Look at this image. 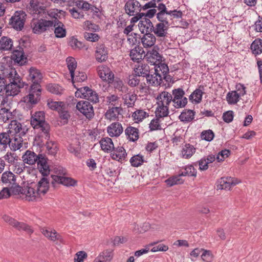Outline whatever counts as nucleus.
I'll return each instance as SVG.
<instances>
[{
  "label": "nucleus",
  "instance_id": "f257e3e1",
  "mask_svg": "<svg viewBox=\"0 0 262 262\" xmlns=\"http://www.w3.org/2000/svg\"><path fill=\"white\" fill-rule=\"evenodd\" d=\"M24 163L29 165H33L36 163L37 168L42 176H48L50 172V169L48 164V159L46 155L42 154L36 155L34 151L27 150L22 157Z\"/></svg>",
  "mask_w": 262,
  "mask_h": 262
},
{
  "label": "nucleus",
  "instance_id": "f03ea898",
  "mask_svg": "<svg viewBox=\"0 0 262 262\" xmlns=\"http://www.w3.org/2000/svg\"><path fill=\"white\" fill-rule=\"evenodd\" d=\"M47 177L42 176L37 184H36L34 182H32L30 183H28L27 196L33 198V199H31L29 201L35 200L36 198L39 197L41 194L45 195L49 191L50 182L49 179Z\"/></svg>",
  "mask_w": 262,
  "mask_h": 262
},
{
  "label": "nucleus",
  "instance_id": "7ed1b4c3",
  "mask_svg": "<svg viewBox=\"0 0 262 262\" xmlns=\"http://www.w3.org/2000/svg\"><path fill=\"white\" fill-rule=\"evenodd\" d=\"M5 71L6 72V78L9 79V83H14L15 85H12L11 89L13 96L17 95L20 92V89L24 88L25 85H28V84H26L25 82H23L22 79L17 73L15 69L11 68L9 70L8 69Z\"/></svg>",
  "mask_w": 262,
  "mask_h": 262
},
{
  "label": "nucleus",
  "instance_id": "20e7f679",
  "mask_svg": "<svg viewBox=\"0 0 262 262\" xmlns=\"http://www.w3.org/2000/svg\"><path fill=\"white\" fill-rule=\"evenodd\" d=\"M158 104V106L155 112L157 118L152 119L149 124L150 130L151 131L161 129V125L159 123V119L168 116L169 107L167 106H164L163 101L162 100L160 101Z\"/></svg>",
  "mask_w": 262,
  "mask_h": 262
},
{
  "label": "nucleus",
  "instance_id": "39448f33",
  "mask_svg": "<svg viewBox=\"0 0 262 262\" xmlns=\"http://www.w3.org/2000/svg\"><path fill=\"white\" fill-rule=\"evenodd\" d=\"M27 18V14L23 10L16 11L9 19V24L16 31H21Z\"/></svg>",
  "mask_w": 262,
  "mask_h": 262
},
{
  "label": "nucleus",
  "instance_id": "423d86ee",
  "mask_svg": "<svg viewBox=\"0 0 262 262\" xmlns=\"http://www.w3.org/2000/svg\"><path fill=\"white\" fill-rule=\"evenodd\" d=\"M25 42L24 40L21 39L19 40V45L12 52L11 59L14 61L15 63L19 66L25 65L28 62L27 57L25 54L23 48Z\"/></svg>",
  "mask_w": 262,
  "mask_h": 262
},
{
  "label": "nucleus",
  "instance_id": "0eeeda50",
  "mask_svg": "<svg viewBox=\"0 0 262 262\" xmlns=\"http://www.w3.org/2000/svg\"><path fill=\"white\" fill-rule=\"evenodd\" d=\"M5 72L3 71L2 74L0 73V93L3 91H5V93H3V100L1 102V104L4 105L5 103H7L9 101V97L13 96L12 89H11L12 85H15L14 83H7L6 76L5 75Z\"/></svg>",
  "mask_w": 262,
  "mask_h": 262
},
{
  "label": "nucleus",
  "instance_id": "6e6552de",
  "mask_svg": "<svg viewBox=\"0 0 262 262\" xmlns=\"http://www.w3.org/2000/svg\"><path fill=\"white\" fill-rule=\"evenodd\" d=\"M235 88L236 91L229 92L226 96V100L229 104H235L240 99L241 96H243L246 94V87L243 84L237 83Z\"/></svg>",
  "mask_w": 262,
  "mask_h": 262
},
{
  "label": "nucleus",
  "instance_id": "1a4fd4ad",
  "mask_svg": "<svg viewBox=\"0 0 262 262\" xmlns=\"http://www.w3.org/2000/svg\"><path fill=\"white\" fill-rule=\"evenodd\" d=\"M76 108L88 119L91 120L94 118L95 115L94 108L89 101L81 100L77 102Z\"/></svg>",
  "mask_w": 262,
  "mask_h": 262
},
{
  "label": "nucleus",
  "instance_id": "9d476101",
  "mask_svg": "<svg viewBox=\"0 0 262 262\" xmlns=\"http://www.w3.org/2000/svg\"><path fill=\"white\" fill-rule=\"evenodd\" d=\"M53 21L40 18L34 22L32 26V31L36 34H40L46 31L49 27H52Z\"/></svg>",
  "mask_w": 262,
  "mask_h": 262
},
{
  "label": "nucleus",
  "instance_id": "9b49d317",
  "mask_svg": "<svg viewBox=\"0 0 262 262\" xmlns=\"http://www.w3.org/2000/svg\"><path fill=\"white\" fill-rule=\"evenodd\" d=\"M3 219L6 222L19 230H24L28 232L29 233L33 232L30 226L24 223L19 222L13 218L6 215L3 216Z\"/></svg>",
  "mask_w": 262,
  "mask_h": 262
},
{
  "label": "nucleus",
  "instance_id": "f8f14e48",
  "mask_svg": "<svg viewBox=\"0 0 262 262\" xmlns=\"http://www.w3.org/2000/svg\"><path fill=\"white\" fill-rule=\"evenodd\" d=\"M96 59L99 62L105 61L108 58V50L104 43H98L96 47Z\"/></svg>",
  "mask_w": 262,
  "mask_h": 262
},
{
  "label": "nucleus",
  "instance_id": "ddd939ff",
  "mask_svg": "<svg viewBox=\"0 0 262 262\" xmlns=\"http://www.w3.org/2000/svg\"><path fill=\"white\" fill-rule=\"evenodd\" d=\"M81 91H83V99L90 101L93 103H96L99 102L98 94L96 91L90 89L89 86L81 87Z\"/></svg>",
  "mask_w": 262,
  "mask_h": 262
},
{
  "label": "nucleus",
  "instance_id": "4468645a",
  "mask_svg": "<svg viewBox=\"0 0 262 262\" xmlns=\"http://www.w3.org/2000/svg\"><path fill=\"white\" fill-rule=\"evenodd\" d=\"M11 133H13V131L10 129L0 133V149L2 151L5 150L8 146L10 148Z\"/></svg>",
  "mask_w": 262,
  "mask_h": 262
},
{
  "label": "nucleus",
  "instance_id": "2eb2a0df",
  "mask_svg": "<svg viewBox=\"0 0 262 262\" xmlns=\"http://www.w3.org/2000/svg\"><path fill=\"white\" fill-rule=\"evenodd\" d=\"M42 78L43 76L40 70L33 67L29 69V75L27 77L28 81H30L32 83L34 82L40 83Z\"/></svg>",
  "mask_w": 262,
  "mask_h": 262
},
{
  "label": "nucleus",
  "instance_id": "dca6fc26",
  "mask_svg": "<svg viewBox=\"0 0 262 262\" xmlns=\"http://www.w3.org/2000/svg\"><path fill=\"white\" fill-rule=\"evenodd\" d=\"M139 38L140 39V41L145 48H150L153 46L156 41V38L152 33H144L142 37L139 35Z\"/></svg>",
  "mask_w": 262,
  "mask_h": 262
},
{
  "label": "nucleus",
  "instance_id": "f3484780",
  "mask_svg": "<svg viewBox=\"0 0 262 262\" xmlns=\"http://www.w3.org/2000/svg\"><path fill=\"white\" fill-rule=\"evenodd\" d=\"M107 130L110 137H119L122 133L123 128L121 123L114 122L107 127Z\"/></svg>",
  "mask_w": 262,
  "mask_h": 262
},
{
  "label": "nucleus",
  "instance_id": "a211bd4d",
  "mask_svg": "<svg viewBox=\"0 0 262 262\" xmlns=\"http://www.w3.org/2000/svg\"><path fill=\"white\" fill-rule=\"evenodd\" d=\"M11 145L10 149L15 151L18 149H19L23 146V139L21 136H19V135L11 133Z\"/></svg>",
  "mask_w": 262,
  "mask_h": 262
},
{
  "label": "nucleus",
  "instance_id": "6ab92c4d",
  "mask_svg": "<svg viewBox=\"0 0 262 262\" xmlns=\"http://www.w3.org/2000/svg\"><path fill=\"white\" fill-rule=\"evenodd\" d=\"M46 121L45 113L43 111L36 112L31 115L30 123L32 127L44 123Z\"/></svg>",
  "mask_w": 262,
  "mask_h": 262
},
{
  "label": "nucleus",
  "instance_id": "aec40b11",
  "mask_svg": "<svg viewBox=\"0 0 262 262\" xmlns=\"http://www.w3.org/2000/svg\"><path fill=\"white\" fill-rule=\"evenodd\" d=\"M195 112L190 109H184L179 116V119L181 122H190L194 119Z\"/></svg>",
  "mask_w": 262,
  "mask_h": 262
},
{
  "label": "nucleus",
  "instance_id": "412c9836",
  "mask_svg": "<svg viewBox=\"0 0 262 262\" xmlns=\"http://www.w3.org/2000/svg\"><path fill=\"white\" fill-rule=\"evenodd\" d=\"M139 67L138 68L135 69L134 70L135 75L138 76L139 77L140 76L145 77L147 82H150V79H149V78H152L153 75H150L149 74V67L147 65L144 64L142 65L140 69H139Z\"/></svg>",
  "mask_w": 262,
  "mask_h": 262
},
{
  "label": "nucleus",
  "instance_id": "4be33fe9",
  "mask_svg": "<svg viewBox=\"0 0 262 262\" xmlns=\"http://www.w3.org/2000/svg\"><path fill=\"white\" fill-rule=\"evenodd\" d=\"M13 41L8 36H3L0 39V51H11L13 46Z\"/></svg>",
  "mask_w": 262,
  "mask_h": 262
},
{
  "label": "nucleus",
  "instance_id": "5701e85b",
  "mask_svg": "<svg viewBox=\"0 0 262 262\" xmlns=\"http://www.w3.org/2000/svg\"><path fill=\"white\" fill-rule=\"evenodd\" d=\"M125 134L130 141L135 142L139 139V130L137 128L128 126L125 129Z\"/></svg>",
  "mask_w": 262,
  "mask_h": 262
},
{
  "label": "nucleus",
  "instance_id": "b1692460",
  "mask_svg": "<svg viewBox=\"0 0 262 262\" xmlns=\"http://www.w3.org/2000/svg\"><path fill=\"white\" fill-rule=\"evenodd\" d=\"M33 128L34 129H40L41 132H39V133L40 134L43 133L45 135V139L47 140H50L51 126L47 121H45L44 123L39 124Z\"/></svg>",
  "mask_w": 262,
  "mask_h": 262
},
{
  "label": "nucleus",
  "instance_id": "393cba45",
  "mask_svg": "<svg viewBox=\"0 0 262 262\" xmlns=\"http://www.w3.org/2000/svg\"><path fill=\"white\" fill-rule=\"evenodd\" d=\"M235 186V183L229 182L228 178L222 177L219 179L216 183L217 189L229 190L231 186Z\"/></svg>",
  "mask_w": 262,
  "mask_h": 262
},
{
  "label": "nucleus",
  "instance_id": "a878e982",
  "mask_svg": "<svg viewBox=\"0 0 262 262\" xmlns=\"http://www.w3.org/2000/svg\"><path fill=\"white\" fill-rule=\"evenodd\" d=\"M167 27L165 26L164 23H158L156 25V27L151 28V32H153L155 34L159 37H165L167 33Z\"/></svg>",
  "mask_w": 262,
  "mask_h": 262
},
{
  "label": "nucleus",
  "instance_id": "bb28decb",
  "mask_svg": "<svg viewBox=\"0 0 262 262\" xmlns=\"http://www.w3.org/2000/svg\"><path fill=\"white\" fill-rule=\"evenodd\" d=\"M215 159V155L212 154L208 155L207 158H205V157L202 158L198 161L200 169L201 170H207L209 167L208 164L214 162Z\"/></svg>",
  "mask_w": 262,
  "mask_h": 262
},
{
  "label": "nucleus",
  "instance_id": "cd10ccee",
  "mask_svg": "<svg viewBox=\"0 0 262 262\" xmlns=\"http://www.w3.org/2000/svg\"><path fill=\"white\" fill-rule=\"evenodd\" d=\"M66 62L69 70L71 78L73 82H74V78L75 76V71L77 67V61L74 57L69 56L67 58Z\"/></svg>",
  "mask_w": 262,
  "mask_h": 262
},
{
  "label": "nucleus",
  "instance_id": "c85d7f7f",
  "mask_svg": "<svg viewBox=\"0 0 262 262\" xmlns=\"http://www.w3.org/2000/svg\"><path fill=\"white\" fill-rule=\"evenodd\" d=\"M135 3V0H128L125 4L124 7L125 12L129 16L135 15V13L136 12Z\"/></svg>",
  "mask_w": 262,
  "mask_h": 262
},
{
  "label": "nucleus",
  "instance_id": "c756f323",
  "mask_svg": "<svg viewBox=\"0 0 262 262\" xmlns=\"http://www.w3.org/2000/svg\"><path fill=\"white\" fill-rule=\"evenodd\" d=\"M253 54L256 55L262 53V39L256 38L251 43L250 47Z\"/></svg>",
  "mask_w": 262,
  "mask_h": 262
},
{
  "label": "nucleus",
  "instance_id": "7c9ffc66",
  "mask_svg": "<svg viewBox=\"0 0 262 262\" xmlns=\"http://www.w3.org/2000/svg\"><path fill=\"white\" fill-rule=\"evenodd\" d=\"M41 94H36V95L33 93L29 92V94L26 97H24V101L30 103L31 105H35L37 104L40 100Z\"/></svg>",
  "mask_w": 262,
  "mask_h": 262
},
{
  "label": "nucleus",
  "instance_id": "2f4dec72",
  "mask_svg": "<svg viewBox=\"0 0 262 262\" xmlns=\"http://www.w3.org/2000/svg\"><path fill=\"white\" fill-rule=\"evenodd\" d=\"M1 181L5 184L8 183L15 184L16 181L15 175L10 171H6L2 174Z\"/></svg>",
  "mask_w": 262,
  "mask_h": 262
},
{
  "label": "nucleus",
  "instance_id": "473e14b6",
  "mask_svg": "<svg viewBox=\"0 0 262 262\" xmlns=\"http://www.w3.org/2000/svg\"><path fill=\"white\" fill-rule=\"evenodd\" d=\"M195 148L189 143L186 144L182 150L183 157L185 159H189L194 153Z\"/></svg>",
  "mask_w": 262,
  "mask_h": 262
},
{
  "label": "nucleus",
  "instance_id": "72a5a7b5",
  "mask_svg": "<svg viewBox=\"0 0 262 262\" xmlns=\"http://www.w3.org/2000/svg\"><path fill=\"white\" fill-rule=\"evenodd\" d=\"M129 162L133 167H138L142 165L145 162L143 156L140 154L133 156L130 159Z\"/></svg>",
  "mask_w": 262,
  "mask_h": 262
},
{
  "label": "nucleus",
  "instance_id": "f704fd0d",
  "mask_svg": "<svg viewBox=\"0 0 262 262\" xmlns=\"http://www.w3.org/2000/svg\"><path fill=\"white\" fill-rule=\"evenodd\" d=\"M184 181L179 178L177 175L169 178L165 181V183L168 187H172L175 185L183 184Z\"/></svg>",
  "mask_w": 262,
  "mask_h": 262
},
{
  "label": "nucleus",
  "instance_id": "c9c22d12",
  "mask_svg": "<svg viewBox=\"0 0 262 262\" xmlns=\"http://www.w3.org/2000/svg\"><path fill=\"white\" fill-rule=\"evenodd\" d=\"M204 90V86L203 85H200L198 88L193 92V95H194V96L195 97L194 99L195 103L198 104L202 101V96L204 94V92H203Z\"/></svg>",
  "mask_w": 262,
  "mask_h": 262
},
{
  "label": "nucleus",
  "instance_id": "e433bc0d",
  "mask_svg": "<svg viewBox=\"0 0 262 262\" xmlns=\"http://www.w3.org/2000/svg\"><path fill=\"white\" fill-rule=\"evenodd\" d=\"M64 103L62 101H53V100H48L47 105L52 110L58 112L60 108L64 107Z\"/></svg>",
  "mask_w": 262,
  "mask_h": 262
},
{
  "label": "nucleus",
  "instance_id": "4c0bfd02",
  "mask_svg": "<svg viewBox=\"0 0 262 262\" xmlns=\"http://www.w3.org/2000/svg\"><path fill=\"white\" fill-rule=\"evenodd\" d=\"M83 29L85 30L93 32H98L100 30L99 25L93 23L91 21L86 20L84 22Z\"/></svg>",
  "mask_w": 262,
  "mask_h": 262
},
{
  "label": "nucleus",
  "instance_id": "58836bf2",
  "mask_svg": "<svg viewBox=\"0 0 262 262\" xmlns=\"http://www.w3.org/2000/svg\"><path fill=\"white\" fill-rule=\"evenodd\" d=\"M69 44L74 50H80L84 46L82 42L78 41L74 36L70 38Z\"/></svg>",
  "mask_w": 262,
  "mask_h": 262
},
{
  "label": "nucleus",
  "instance_id": "ea45409f",
  "mask_svg": "<svg viewBox=\"0 0 262 262\" xmlns=\"http://www.w3.org/2000/svg\"><path fill=\"white\" fill-rule=\"evenodd\" d=\"M66 105L64 104V107L60 108L58 113L59 114V118L63 121V124H67L68 123V120L71 117V115L68 111H66Z\"/></svg>",
  "mask_w": 262,
  "mask_h": 262
},
{
  "label": "nucleus",
  "instance_id": "a19ab883",
  "mask_svg": "<svg viewBox=\"0 0 262 262\" xmlns=\"http://www.w3.org/2000/svg\"><path fill=\"white\" fill-rule=\"evenodd\" d=\"M148 116V114L142 110H138L134 112L132 115L134 120H137L138 122L142 121L144 118Z\"/></svg>",
  "mask_w": 262,
  "mask_h": 262
},
{
  "label": "nucleus",
  "instance_id": "79ce46f5",
  "mask_svg": "<svg viewBox=\"0 0 262 262\" xmlns=\"http://www.w3.org/2000/svg\"><path fill=\"white\" fill-rule=\"evenodd\" d=\"M214 137V134L213 132L211 129L204 130L201 133V138L202 140L211 141Z\"/></svg>",
  "mask_w": 262,
  "mask_h": 262
},
{
  "label": "nucleus",
  "instance_id": "37998d69",
  "mask_svg": "<svg viewBox=\"0 0 262 262\" xmlns=\"http://www.w3.org/2000/svg\"><path fill=\"white\" fill-rule=\"evenodd\" d=\"M231 151L229 149H225L220 151L216 157V159L218 162H223L225 158L228 157L231 155Z\"/></svg>",
  "mask_w": 262,
  "mask_h": 262
},
{
  "label": "nucleus",
  "instance_id": "c03bdc74",
  "mask_svg": "<svg viewBox=\"0 0 262 262\" xmlns=\"http://www.w3.org/2000/svg\"><path fill=\"white\" fill-rule=\"evenodd\" d=\"M109 71L110 68L106 66H102L98 68L97 72L98 75L103 81L106 80L107 73Z\"/></svg>",
  "mask_w": 262,
  "mask_h": 262
},
{
  "label": "nucleus",
  "instance_id": "a18cd8bd",
  "mask_svg": "<svg viewBox=\"0 0 262 262\" xmlns=\"http://www.w3.org/2000/svg\"><path fill=\"white\" fill-rule=\"evenodd\" d=\"M84 38L89 41L96 42L100 39V36L98 34L94 33H89L85 32L83 34Z\"/></svg>",
  "mask_w": 262,
  "mask_h": 262
},
{
  "label": "nucleus",
  "instance_id": "49530a36",
  "mask_svg": "<svg viewBox=\"0 0 262 262\" xmlns=\"http://www.w3.org/2000/svg\"><path fill=\"white\" fill-rule=\"evenodd\" d=\"M61 184L67 186H75L77 185V181L71 177H63Z\"/></svg>",
  "mask_w": 262,
  "mask_h": 262
},
{
  "label": "nucleus",
  "instance_id": "de8ad7c7",
  "mask_svg": "<svg viewBox=\"0 0 262 262\" xmlns=\"http://www.w3.org/2000/svg\"><path fill=\"white\" fill-rule=\"evenodd\" d=\"M172 94L173 95V102L177 100L181 99L185 95V92L182 88L175 89L172 90Z\"/></svg>",
  "mask_w": 262,
  "mask_h": 262
},
{
  "label": "nucleus",
  "instance_id": "09e8293b",
  "mask_svg": "<svg viewBox=\"0 0 262 262\" xmlns=\"http://www.w3.org/2000/svg\"><path fill=\"white\" fill-rule=\"evenodd\" d=\"M55 37L57 38H63L66 36L67 31L64 26L56 27L54 29Z\"/></svg>",
  "mask_w": 262,
  "mask_h": 262
},
{
  "label": "nucleus",
  "instance_id": "8fccbe9b",
  "mask_svg": "<svg viewBox=\"0 0 262 262\" xmlns=\"http://www.w3.org/2000/svg\"><path fill=\"white\" fill-rule=\"evenodd\" d=\"M9 125L10 126V129H13L14 130L13 134H18L22 129L21 124L16 120H12Z\"/></svg>",
  "mask_w": 262,
  "mask_h": 262
},
{
  "label": "nucleus",
  "instance_id": "3c124183",
  "mask_svg": "<svg viewBox=\"0 0 262 262\" xmlns=\"http://www.w3.org/2000/svg\"><path fill=\"white\" fill-rule=\"evenodd\" d=\"M119 156V159L121 160H126L125 159L127 157V152L125 149L122 146H118L113 150Z\"/></svg>",
  "mask_w": 262,
  "mask_h": 262
},
{
  "label": "nucleus",
  "instance_id": "603ef678",
  "mask_svg": "<svg viewBox=\"0 0 262 262\" xmlns=\"http://www.w3.org/2000/svg\"><path fill=\"white\" fill-rule=\"evenodd\" d=\"M155 47H154V48L151 51H148L146 55L147 56L148 55H149V57H151L152 58L156 59L157 61H161L162 56L155 49Z\"/></svg>",
  "mask_w": 262,
  "mask_h": 262
},
{
  "label": "nucleus",
  "instance_id": "864d4df0",
  "mask_svg": "<svg viewBox=\"0 0 262 262\" xmlns=\"http://www.w3.org/2000/svg\"><path fill=\"white\" fill-rule=\"evenodd\" d=\"M234 112L232 111H227L223 114V119L226 123H230L233 121Z\"/></svg>",
  "mask_w": 262,
  "mask_h": 262
},
{
  "label": "nucleus",
  "instance_id": "5fc2aeb1",
  "mask_svg": "<svg viewBox=\"0 0 262 262\" xmlns=\"http://www.w3.org/2000/svg\"><path fill=\"white\" fill-rule=\"evenodd\" d=\"M201 257L203 260L206 262H211L213 259V256L211 251L204 249L203 251Z\"/></svg>",
  "mask_w": 262,
  "mask_h": 262
},
{
  "label": "nucleus",
  "instance_id": "6e6d98bb",
  "mask_svg": "<svg viewBox=\"0 0 262 262\" xmlns=\"http://www.w3.org/2000/svg\"><path fill=\"white\" fill-rule=\"evenodd\" d=\"M41 90L40 83L34 82L30 86L29 92L33 93L35 95L38 94V93L41 94Z\"/></svg>",
  "mask_w": 262,
  "mask_h": 262
},
{
  "label": "nucleus",
  "instance_id": "4d7b16f0",
  "mask_svg": "<svg viewBox=\"0 0 262 262\" xmlns=\"http://www.w3.org/2000/svg\"><path fill=\"white\" fill-rule=\"evenodd\" d=\"M137 77L139 76H136L135 73L132 75H130L129 76V80L128 81L129 85L132 87H135L139 84L140 79H139Z\"/></svg>",
  "mask_w": 262,
  "mask_h": 262
},
{
  "label": "nucleus",
  "instance_id": "13d9d810",
  "mask_svg": "<svg viewBox=\"0 0 262 262\" xmlns=\"http://www.w3.org/2000/svg\"><path fill=\"white\" fill-rule=\"evenodd\" d=\"M75 256L74 262H83L84 259L87 257L88 255L85 251H80L78 252Z\"/></svg>",
  "mask_w": 262,
  "mask_h": 262
},
{
  "label": "nucleus",
  "instance_id": "bf43d9fd",
  "mask_svg": "<svg viewBox=\"0 0 262 262\" xmlns=\"http://www.w3.org/2000/svg\"><path fill=\"white\" fill-rule=\"evenodd\" d=\"M112 250L110 249L105 250L100 253L98 257L110 261L112 258Z\"/></svg>",
  "mask_w": 262,
  "mask_h": 262
},
{
  "label": "nucleus",
  "instance_id": "052dcab7",
  "mask_svg": "<svg viewBox=\"0 0 262 262\" xmlns=\"http://www.w3.org/2000/svg\"><path fill=\"white\" fill-rule=\"evenodd\" d=\"M47 90L51 93L58 94L59 93V85L56 84L49 83L47 85Z\"/></svg>",
  "mask_w": 262,
  "mask_h": 262
},
{
  "label": "nucleus",
  "instance_id": "680f3d73",
  "mask_svg": "<svg viewBox=\"0 0 262 262\" xmlns=\"http://www.w3.org/2000/svg\"><path fill=\"white\" fill-rule=\"evenodd\" d=\"M11 195L10 190L8 187H4L0 191V200L8 199Z\"/></svg>",
  "mask_w": 262,
  "mask_h": 262
},
{
  "label": "nucleus",
  "instance_id": "e2e57ef3",
  "mask_svg": "<svg viewBox=\"0 0 262 262\" xmlns=\"http://www.w3.org/2000/svg\"><path fill=\"white\" fill-rule=\"evenodd\" d=\"M168 250V247L163 244H159L158 245L154 246L151 249V251L153 252L157 251L165 252Z\"/></svg>",
  "mask_w": 262,
  "mask_h": 262
},
{
  "label": "nucleus",
  "instance_id": "0e129e2a",
  "mask_svg": "<svg viewBox=\"0 0 262 262\" xmlns=\"http://www.w3.org/2000/svg\"><path fill=\"white\" fill-rule=\"evenodd\" d=\"M45 146L48 151V154L53 156H55L56 155L57 151L58 150V148L56 145L54 147H52L49 144V143H46Z\"/></svg>",
  "mask_w": 262,
  "mask_h": 262
},
{
  "label": "nucleus",
  "instance_id": "69168bd1",
  "mask_svg": "<svg viewBox=\"0 0 262 262\" xmlns=\"http://www.w3.org/2000/svg\"><path fill=\"white\" fill-rule=\"evenodd\" d=\"M183 168H184L185 170H187V171L188 172L189 176H192L194 177L196 176V169L194 168V167L192 165H187L183 167Z\"/></svg>",
  "mask_w": 262,
  "mask_h": 262
},
{
  "label": "nucleus",
  "instance_id": "338daca9",
  "mask_svg": "<svg viewBox=\"0 0 262 262\" xmlns=\"http://www.w3.org/2000/svg\"><path fill=\"white\" fill-rule=\"evenodd\" d=\"M158 147V143L156 142H148L145 147V149L149 152H152L154 150L157 148Z\"/></svg>",
  "mask_w": 262,
  "mask_h": 262
},
{
  "label": "nucleus",
  "instance_id": "774afa93",
  "mask_svg": "<svg viewBox=\"0 0 262 262\" xmlns=\"http://www.w3.org/2000/svg\"><path fill=\"white\" fill-rule=\"evenodd\" d=\"M255 30L258 32H262V16H258V19L255 23Z\"/></svg>",
  "mask_w": 262,
  "mask_h": 262
}]
</instances>
